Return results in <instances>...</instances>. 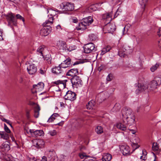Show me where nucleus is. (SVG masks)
Segmentation results:
<instances>
[{"instance_id":"obj_1","label":"nucleus","mask_w":161,"mask_h":161,"mask_svg":"<svg viewBox=\"0 0 161 161\" xmlns=\"http://www.w3.org/2000/svg\"><path fill=\"white\" fill-rule=\"evenodd\" d=\"M83 22L79 23V25L80 27L77 29V30L86 29V26L91 25L93 21L92 17L91 16L83 18Z\"/></svg>"},{"instance_id":"obj_2","label":"nucleus","mask_w":161,"mask_h":161,"mask_svg":"<svg viewBox=\"0 0 161 161\" xmlns=\"http://www.w3.org/2000/svg\"><path fill=\"white\" fill-rule=\"evenodd\" d=\"M4 16L8 22V25L10 26L13 25L16 26L17 25V21L14 14L10 12L5 15Z\"/></svg>"},{"instance_id":"obj_3","label":"nucleus","mask_w":161,"mask_h":161,"mask_svg":"<svg viewBox=\"0 0 161 161\" xmlns=\"http://www.w3.org/2000/svg\"><path fill=\"white\" fill-rule=\"evenodd\" d=\"M71 81L73 86L78 87L81 86L82 85V82L80 78L77 76L72 77Z\"/></svg>"},{"instance_id":"obj_4","label":"nucleus","mask_w":161,"mask_h":161,"mask_svg":"<svg viewBox=\"0 0 161 161\" xmlns=\"http://www.w3.org/2000/svg\"><path fill=\"white\" fill-rule=\"evenodd\" d=\"M60 9L66 10H74L75 6L73 3L69 2H64L60 5Z\"/></svg>"},{"instance_id":"obj_5","label":"nucleus","mask_w":161,"mask_h":161,"mask_svg":"<svg viewBox=\"0 0 161 161\" xmlns=\"http://www.w3.org/2000/svg\"><path fill=\"white\" fill-rule=\"evenodd\" d=\"M84 50L85 53H88L92 51L95 52L96 48L95 47L93 43H89L85 45Z\"/></svg>"},{"instance_id":"obj_6","label":"nucleus","mask_w":161,"mask_h":161,"mask_svg":"<svg viewBox=\"0 0 161 161\" xmlns=\"http://www.w3.org/2000/svg\"><path fill=\"white\" fill-rule=\"evenodd\" d=\"M76 95L75 93L71 91H68L64 96V98L66 100L73 101L76 99Z\"/></svg>"},{"instance_id":"obj_7","label":"nucleus","mask_w":161,"mask_h":161,"mask_svg":"<svg viewBox=\"0 0 161 161\" xmlns=\"http://www.w3.org/2000/svg\"><path fill=\"white\" fill-rule=\"evenodd\" d=\"M68 80H58L53 82L54 84L58 85V90H56L57 91H60L62 89H64L66 86V83Z\"/></svg>"},{"instance_id":"obj_8","label":"nucleus","mask_w":161,"mask_h":161,"mask_svg":"<svg viewBox=\"0 0 161 161\" xmlns=\"http://www.w3.org/2000/svg\"><path fill=\"white\" fill-rule=\"evenodd\" d=\"M56 46L57 48L61 52H64L67 51L68 47L66 43L64 41H59L57 42Z\"/></svg>"},{"instance_id":"obj_9","label":"nucleus","mask_w":161,"mask_h":161,"mask_svg":"<svg viewBox=\"0 0 161 161\" xmlns=\"http://www.w3.org/2000/svg\"><path fill=\"white\" fill-rule=\"evenodd\" d=\"M133 113L132 110L128 107H125L123 108L122 111V115L123 121L125 122V119L126 116H129Z\"/></svg>"},{"instance_id":"obj_10","label":"nucleus","mask_w":161,"mask_h":161,"mask_svg":"<svg viewBox=\"0 0 161 161\" xmlns=\"http://www.w3.org/2000/svg\"><path fill=\"white\" fill-rule=\"evenodd\" d=\"M51 30V26H48V27L43 26V27L41 29L40 33L41 36H45L49 34V32Z\"/></svg>"},{"instance_id":"obj_11","label":"nucleus","mask_w":161,"mask_h":161,"mask_svg":"<svg viewBox=\"0 0 161 161\" xmlns=\"http://www.w3.org/2000/svg\"><path fill=\"white\" fill-rule=\"evenodd\" d=\"M135 119V116L133 113L129 116H126V118L125 119V120L126 121L127 124L131 125L134 124Z\"/></svg>"},{"instance_id":"obj_12","label":"nucleus","mask_w":161,"mask_h":161,"mask_svg":"<svg viewBox=\"0 0 161 161\" xmlns=\"http://www.w3.org/2000/svg\"><path fill=\"white\" fill-rule=\"evenodd\" d=\"M101 4L98 3L89 4L86 6L87 10H98L103 9L100 6Z\"/></svg>"},{"instance_id":"obj_13","label":"nucleus","mask_w":161,"mask_h":161,"mask_svg":"<svg viewBox=\"0 0 161 161\" xmlns=\"http://www.w3.org/2000/svg\"><path fill=\"white\" fill-rule=\"evenodd\" d=\"M51 16L49 17L48 20H46L45 22H44L42 25L43 26L47 27L50 26V25H52L53 23V17L56 14V13H51L50 14Z\"/></svg>"},{"instance_id":"obj_14","label":"nucleus","mask_w":161,"mask_h":161,"mask_svg":"<svg viewBox=\"0 0 161 161\" xmlns=\"http://www.w3.org/2000/svg\"><path fill=\"white\" fill-rule=\"evenodd\" d=\"M121 152L124 155H127L130 154V148L128 146L122 145L120 147Z\"/></svg>"},{"instance_id":"obj_15","label":"nucleus","mask_w":161,"mask_h":161,"mask_svg":"<svg viewBox=\"0 0 161 161\" xmlns=\"http://www.w3.org/2000/svg\"><path fill=\"white\" fill-rule=\"evenodd\" d=\"M104 29L106 30L108 32H113L116 29V26L113 23H107L104 27Z\"/></svg>"},{"instance_id":"obj_16","label":"nucleus","mask_w":161,"mask_h":161,"mask_svg":"<svg viewBox=\"0 0 161 161\" xmlns=\"http://www.w3.org/2000/svg\"><path fill=\"white\" fill-rule=\"evenodd\" d=\"M62 68L59 66V65L58 67H55L52 69V72L53 73L57 75H59L62 74L63 75L64 74V71L62 70Z\"/></svg>"},{"instance_id":"obj_17","label":"nucleus","mask_w":161,"mask_h":161,"mask_svg":"<svg viewBox=\"0 0 161 161\" xmlns=\"http://www.w3.org/2000/svg\"><path fill=\"white\" fill-rule=\"evenodd\" d=\"M71 59L69 58L63 61V62L59 64V66L62 68H67L69 67L71 65Z\"/></svg>"},{"instance_id":"obj_18","label":"nucleus","mask_w":161,"mask_h":161,"mask_svg":"<svg viewBox=\"0 0 161 161\" xmlns=\"http://www.w3.org/2000/svg\"><path fill=\"white\" fill-rule=\"evenodd\" d=\"M27 70L30 74L33 75L36 72V67L35 64H31L27 67Z\"/></svg>"},{"instance_id":"obj_19","label":"nucleus","mask_w":161,"mask_h":161,"mask_svg":"<svg viewBox=\"0 0 161 161\" xmlns=\"http://www.w3.org/2000/svg\"><path fill=\"white\" fill-rule=\"evenodd\" d=\"M79 74L78 69H72L69 70L66 73V75L74 77L77 76Z\"/></svg>"},{"instance_id":"obj_20","label":"nucleus","mask_w":161,"mask_h":161,"mask_svg":"<svg viewBox=\"0 0 161 161\" xmlns=\"http://www.w3.org/2000/svg\"><path fill=\"white\" fill-rule=\"evenodd\" d=\"M102 18L103 19L105 20L106 23H109L112 20V18L110 14L109 13H106L102 15Z\"/></svg>"},{"instance_id":"obj_21","label":"nucleus","mask_w":161,"mask_h":161,"mask_svg":"<svg viewBox=\"0 0 161 161\" xmlns=\"http://www.w3.org/2000/svg\"><path fill=\"white\" fill-rule=\"evenodd\" d=\"M127 47L126 45H123L119 49L118 54L120 57H124L125 54V52L127 49Z\"/></svg>"},{"instance_id":"obj_22","label":"nucleus","mask_w":161,"mask_h":161,"mask_svg":"<svg viewBox=\"0 0 161 161\" xmlns=\"http://www.w3.org/2000/svg\"><path fill=\"white\" fill-rule=\"evenodd\" d=\"M98 98L97 99L99 103L102 102V101H104L107 98L108 96L107 92H105V93H102L98 95Z\"/></svg>"},{"instance_id":"obj_23","label":"nucleus","mask_w":161,"mask_h":161,"mask_svg":"<svg viewBox=\"0 0 161 161\" xmlns=\"http://www.w3.org/2000/svg\"><path fill=\"white\" fill-rule=\"evenodd\" d=\"M0 148L3 151L7 152L10 149V146L8 143L4 142L0 146Z\"/></svg>"},{"instance_id":"obj_24","label":"nucleus","mask_w":161,"mask_h":161,"mask_svg":"<svg viewBox=\"0 0 161 161\" xmlns=\"http://www.w3.org/2000/svg\"><path fill=\"white\" fill-rule=\"evenodd\" d=\"M148 88V87L146 86H145L142 84H138V89L136 90V92L138 93L139 92H143L147 89Z\"/></svg>"},{"instance_id":"obj_25","label":"nucleus","mask_w":161,"mask_h":161,"mask_svg":"<svg viewBox=\"0 0 161 161\" xmlns=\"http://www.w3.org/2000/svg\"><path fill=\"white\" fill-rule=\"evenodd\" d=\"M40 110V107L39 105L37 104L34 107V116L36 118L38 117L39 115V111Z\"/></svg>"},{"instance_id":"obj_26","label":"nucleus","mask_w":161,"mask_h":161,"mask_svg":"<svg viewBox=\"0 0 161 161\" xmlns=\"http://www.w3.org/2000/svg\"><path fill=\"white\" fill-rule=\"evenodd\" d=\"M44 84L42 82L39 83L37 85H33V88L36 89L41 90L43 89L44 87Z\"/></svg>"},{"instance_id":"obj_27","label":"nucleus","mask_w":161,"mask_h":161,"mask_svg":"<svg viewBox=\"0 0 161 161\" xmlns=\"http://www.w3.org/2000/svg\"><path fill=\"white\" fill-rule=\"evenodd\" d=\"M112 159L111 155L108 153L104 154L102 160L103 161H110Z\"/></svg>"},{"instance_id":"obj_28","label":"nucleus","mask_w":161,"mask_h":161,"mask_svg":"<svg viewBox=\"0 0 161 161\" xmlns=\"http://www.w3.org/2000/svg\"><path fill=\"white\" fill-rule=\"evenodd\" d=\"M121 107V106L119 103H116L113 108L111 111L112 112H118L120 109Z\"/></svg>"},{"instance_id":"obj_29","label":"nucleus","mask_w":161,"mask_h":161,"mask_svg":"<svg viewBox=\"0 0 161 161\" xmlns=\"http://www.w3.org/2000/svg\"><path fill=\"white\" fill-rule=\"evenodd\" d=\"M95 104V102L93 100H92L86 104V108L88 109H93Z\"/></svg>"},{"instance_id":"obj_30","label":"nucleus","mask_w":161,"mask_h":161,"mask_svg":"<svg viewBox=\"0 0 161 161\" xmlns=\"http://www.w3.org/2000/svg\"><path fill=\"white\" fill-rule=\"evenodd\" d=\"M116 126L118 128L122 130H125L126 129V125L121 123H117Z\"/></svg>"},{"instance_id":"obj_31","label":"nucleus","mask_w":161,"mask_h":161,"mask_svg":"<svg viewBox=\"0 0 161 161\" xmlns=\"http://www.w3.org/2000/svg\"><path fill=\"white\" fill-rule=\"evenodd\" d=\"M0 137L5 140H7L9 138L8 135L4 131L0 132Z\"/></svg>"},{"instance_id":"obj_32","label":"nucleus","mask_w":161,"mask_h":161,"mask_svg":"<svg viewBox=\"0 0 161 161\" xmlns=\"http://www.w3.org/2000/svg\"><path fill=\"white\" fill-rule=\"evenodd\" d=\"M43 133V131L42 130H35L33 136L38 137L39 136H42Z\"/></svg>"},{"instance_id":"obj_33","label":"nucleus","mask_w":161,"mask_h":161,"mask_svg":"<svg viewBox=\"0 0 161 161\" xmlns=\"http://www.w3.org/2000/svg\"><path fill=\"white\" fill-rule=\"evenodd\" d=\"M44 49V46H40L37 50V53L38 54H40L42 56H43Z\"/></svg>"},{"instance_id":"obj_34","label":"nucleus","mask_w":161,"mask_h":161,"mask_svg":"<svg viewBox=\"0 0 161 161\" xmlns=\"http://www.w3.org/2000/svg\"><path fill=\"white\" fill-rule=\"evenodd\" d=\"M47 158L51 159L55 156V153L54 151H50L47 152Z\"/></svg>"},{"instance_id":"obj_35","label":"nucleus","mask_w":161,"mask_h":161,"mask_svg":"<svg viewBox=\"0 0 161 161\" xmlns=\"http://www.w3.org/2000/svg\"><path fill=\"white\" fill-rule=\"evenodd\" d=\"M44 60L47 61L48 64H51V58L50 54H47L44 56H42Z\"/></svg>"},{"instance_id":"obj_36","label":"nucleus","mask_w":161,"mask_h":161,"mask_svg":"<svg viewBox=\"0 0 161 161\" xmlns=\"http://www.w3.org/2000/svg\"><path fill=\"white\" fill-rule=\"evenodd\" d=\"M111 48V47L109 45H108L105 47H104L102 50L101 54L103 55L106 52L109 51Z\"/></svg>"},{"instance_id":"obj_37","label":"nucleus","mask_w":161,"mask_h":161,"mask_svg":"<svg viewBox=\"0 0 161 161\" xmlns=\"http://www.w3.org/2000/svg\"><path fill=\"white\" fill-rule=\"evenodd\" d=\"M58 116V114L57 113L53 114L49 118L47 122L49 123L52 122L55 119V117Z\"/></svg>"},{"instance_id":"obj_38","label":"nucleus","mask_w":161,"mask_h":161,"mask_svg":"<svg viewBox=\"0 0 161 161\" xmlns=\"http://www.w3.org/2000/svg\"><path fill=\"white\" fill-rule=\"evenodd\" d=\"M151 88L152 90H153L157 88V86H158L157 83L154 80L152 81L151 83Z\"/></svg>"},{"instance_id":"obj_39","label":"nucleus","mask_w":161,"mask_h":161,"mask_svg":"<svg viewBox=\"0 0 161 161\" xmlns=\"http://www.w3.org/2000/svg\"><path fill=\"white\" fill-rule=\"evenodd\" d=\"M96 131L98 134L102 133L103 132V127L100 126H98L96 129Z\"/></svg>"},{"instance_id":"obj_40","label":"nucleus","mask_w":161,"mask_h":161,"mask_svg":"<svg viewBox=\"0 0 161 161\" xmlns=\"http://www.w3.org/2000/svg\"><path fill=\"white\" fill-rule=\"evenodd\" d=\"M130 67L129 64H124L122 66V70L123 71H129Z\"/></svg>"},{"instance_id":"obj_41","label":"nucleus","mask_w":161,"mask_h":161,"mask_svg":"<svg viewBox=\"0 0 161 161\" xmlns=\"http://www.w3.org/2000/svg\"><path fill=\"white\" fill-rule=\"evenodd\" d=\"M159 64L157 63L155 65L153 66L150 68V70L152 72H154L159 66Z\"/></svg>"},{"instance_id":"obj_42","label":"nucleus","mask_w":161,"mask_h":161,"mask_svg":"<svg viewBox=\"0 0 161 161\" xmlns=\"http://www.w3.org/2000/svg\"><path fill=\"white\" fill-rule=\"evenodd\" d=\"M79 156L81 158L83 159L85 157V159H87L88 158H90V157L89 155H87L85 153H80Z\"/></svg>"},{"instance_id":"obj_43","label":"nucleus","mask_w":161,"mask_h":161,"mask_svg":"<svg viewBox=\"0 0 161 161\" xmlns=\"http://www.w3.org/2000/svg\"><path fill=\"white\" fill-rule=\"evenodd\" d=\"M139 3L142 9H145L146 0H139Z\"/></svg>"},{"instance_id":"obj_44","label":"nucleus","mask_w":161,"mask_h":161,"mask_svg":"<svg viewBox=\"0 0 161 161\" xmlns=\"http://www.w3.org/2000/svg\"><path fill=\"white\" fill-rule=\"evenodd\" d=\"M37 7L39 8H39V9H47V10H54L52 8H47V7H45L43 6L38 5H37Z\"/></svg>"},{"instance_id":"obj_45","label":"nucleus","mask_w":161,"mask_h":161,"mask_svg":"<svg viewBox=\"0 0 161 161\" xmlns=\"http://www.w3.org/2000/svg\"><path fill=\"white\" fill-rule=\"evenodd\" d=\"M89 36L90 41H95L97 39L96 36L93 34L90 35Z\"/></svg>"},{"instance_id":"obj_46","label":"nucleus","mask_w":161,"mask_h":161,"mask_svg":"<svg viewBox=\"0 0 161 161\" xmlns=\"http://www.w3.org/2000/svg\"><path fill=\"white\" fill-rule=\"evenodd\" d=\"M152 148L153 150L157 151L159 148L158 144L157 143H153V144Z\"/></svg>"},{"instance_id":"obj_47","label":"nucleus","mask_w":161,"mask_h":161,"mask_svg":"<svg viewBox=\"0 0 161 161\" xmlns=\"http://www.w3.org/2000/svg\"><path fill=\"white\" fill-rule=\"evenodd\" d=\"M76 48V47L75 46H69V47H68V49H67V51L71 52L73 50H74Z\"/></svg>"},{"instance_id":"obj_48","label":"nucleus","mask_w":161,"mask_h":161,"mask_svg":"<svg viewBox=\"0 0 161 161\" xmlns=\"http://www.w3.org/2000/svg\"><path fill=\"white\" fill-rule=\"evenodd\" d=\"M16 16V19H19L20 20H22L23 22L25 21V19L24 18L22 17L21 15H20L19 14H17L16 15H15V17Z\"/></svg>"},{"instance_id":"obj_49","label":"nucleus","mask_w":161,"mask_h":161,"mask_svg":"<svg viewBox=\"0 0 161 161\" xmlns=\"http://www.w3.org/2000/svg\"><path fill=\"white\" fill-rule=\"evenodd\" d=\"M154 81H155L157 83L158 85H159L161 84V78L160 77H156L155 78Z\"/></svg>"},{"instance_id":"obj_50","label":"nucleus","mask_w":161,"mask_h":161,"mask_svg":"<svg viewBox=\"0 0 161 161\" xmlns=\"http://www.w3.org/2000/svg\"><path fill=\"white\" fill-rule=\"evenodd\" d=\"M132 146L133 148L134 149L133 151H134L136 149L138 148L139 147V145H138L137 144L134 143H132Z\"/></svg>"},{"instance_id":"obj_51","label":"nucleus","mask_w":161,"mask_h":161,"mask_svg":"<svg viewBox=\"0 0 161 161\" xmlns=\"http://www.w3.org/2000/svg\"><path fill=\"white\" fill-rule=\"evenodd\" d=\"M4 129L6 132L7 133H10L11 132V131L5 124H4Z\"/></svg>"},{"instance_id":"obj_52","label":"nucleus","mask_w":161,"mask_h":161,"mask_svg":"<svg viewBox=\"0 0 161 161\" xmlns=\"http://www.w3.org/2000/svg\"><path fill=\"white\" fill-rule=\"evenodd\" d=\"M50 135L52 136H54L56 135V131L55 130H53L49 131Z\"/></svg>"},{"instance_id":"obj_53","label":"nucleus","mask_w":161,"mask_h":161,"mask_svg":"<svg viewBox=\"0 0 161 161\" xmlns=\"http://www.w3.org/2000/svg\"><path fill=\"white\" fill-rule=\"evenodd\" d=\"M39 72L42 75H44L45 74L46 71L43 70L42 68L40 69Z\"/></svg>"},{"instance_id":"obj_54","label":"nucleus","mask_w":161,"mask_h":161,"mask_svg":"<svg viewBox=\"0 0 161 161\" xmlns=\"http://www.w3.org/2000/svg\"><path fill=\"white\" fill-rule=\"evenodd\" d=\"M84 62L83 61H76L73 64V65L75 66V65L78 64H82V63H84Z\"/></svg>"},{"instance_id":"obj_55","label":"nucleus","mask_w":161,"mask_h":161,"mask_svg":"<svg viewBox=\"0 0 161 161\" xmlns=\"http://www.w3.org/2000/svg\"><path fill=\"white\" fill-rule=\"evenodd\" d=\"M42 142L43 143V142L41 140H39L36 143V147H40L39 145L40 143L41 142Z\"/></svg>"},{"instance_id":"obj_56","label":"nucleus","mask_w":161,"mask_h":161,"mask_svg":"<svg viewBox=\"0 0 161 161\" xmlns=\"http://www.w3.org/2000/svg\"><path fill=\"white\" fill-rule=\"evenodd\" d=\"M121 13V11H116L115 13L114 14V18L117 17L118 15L119 14V13Z\"/></svg>"},{"instance_id":"obj_57","label":"nucleus","mask_w":161,"mask_h":161,"mask_svg":"<svg viewBox=\"0 0 161 161\" xmlns=\"http://www.w3.org/2000/svg\"><path fill=\"white\" fill-rule=\"evenodd\" d=\"M11 1L14 2L15 3L19 4L20 2V0H10Z\"/></svg>"},{"instance_id":"obj_58","label":"nucleus","mask_w":161,"mask_h":161,"mask_svg":"<svg viewBox=\"0 0 161 161\" xmlns=\"http://www.w3.org/2000/svg\"><path fill=\"white\" fill-rule=\"evenodd\" d=\"M158 45L159 48L161 50V39L158 41Z\"/></svg>"},{"instance_id":"obj_59","label":"nucleus","mask_w":161,"mask_h":161,"mask_svg":"<svg viewBox=\"0 0 161 161\" xmlns=\"http://www.w3.org/2000/svg\"><path fill=\"white\" fill-rule=\"evenodd\" d=\"M107 80L108 81H110L111 80V79L110 77V75H108V76H107V78H106Z\"/></svg>"},{"instance_id":"obj_60","label":"nucleus","mask_w":161,"mask_h":161,"mask_svg":"<svg viewBox=\"0 0 161 161\" xmlns=\"http://www.w3.org/2000/svg\"><path fill=\"white\" fill-rule=\"evenodd\" d=\"M30 133L31 134V135H32V136H34V130H32V129H30Z\"/></svg>"},{"instance_id":"obj_61","label":"nucleus","mask_w":161,"mask_h":161,"mask_svg":"<svg viewBox=\"0 0 161 161\" xmlns=\"http://www.w3.org/2000/svg\"><path fill=\"white\" fill-rule=\"evenodd\" d=\"M47 158L46 157L44 156L42 157V159L41 160V161H47Z\"/></svg>"},{"instance_id":"obj_62","label":"nucleus","mask_w":161,"mask_h":161,"mask_svg":"<svg viewBox=\"0 0 161 161\" xmlns=\"http://www.w3.org/2000/svg\"><path fill=\"white\" fill-rule=\"evenodd\" d=\"M38 160V159H36L35 157H33L30 159V161H36Z\"/></svg>"},{"instance_id":"obj_63","label":"nucleus","mask_w":161,"mask_h":161,"mask_svg":"<svg viewBox=\"0 0 161 161\" xmlns=\"http://www.w3.org/2000/svg\"><path fill=\"white\" fill-rule=\"evenodd\" d=\"M158 35L159 36H161V28H160L158 31Z\"/></svg>"},{"instance_id":"obj_64","label":"nucleus","mask_w":161,"mask_h":161,"mask_svg":"<svg viewBox=\"0 0 161 161\" xmlns=\"http://www.w3.org/2000/svg\"><path fill=\"white\" fill-rule=\"evenodd\" d=\"M73 22L74 23H76L78 21V20L76 18H75L73 19Z\"/></svg>"}]
</instances>
